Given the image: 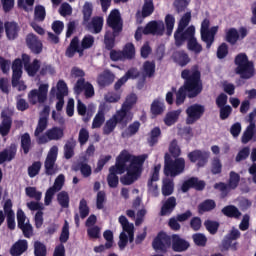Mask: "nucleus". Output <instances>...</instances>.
<instances>
[{"mask_svg":"<svg viewBox=\"0 0 256 256\" xmlns=\"http://www.w3.org/2000/svg\"><path fill=\"white\" fill-rule=\"evenodd\" d=\"M147 155L133 156L127 150H123L116 158L115 165L109 168V174L107 176V183L110 189H117L119 187V176L120 183L122 185H133L135 181L139 180L143 173V165Z\"/></svg>","mask_w":256,"mask_h":256,"instance_id":"1","label":"nucleus"},{"mask_svg":"<svg viewBox=\"0 0 256 256\" xmlns=\"http://www.w3.org/2000/svg\"><path fill=\"white\" fill-rule=\"evenodd\" d=\"M184 84L176 92V105L180 107L185 103V99H195L203 91V82L201 81V71L199 66L194 65L191 70L184 69L181 72Z\"/></svg>","mask_w":256,"mask_h":256,"instance_id":"2","label":"nucleus"},{"mask_svg":"<svg viewBox=\"0 0 256 256\" xmlns=\"http://www.w3.org/2000/svg\"><path fill=\"white\" fill-rule=\"evenodd\" d=\"M107 25L113 30V32L106 31L104 35V45L107 51H112L115 47V38L119 37V33L123 31V20L121 19V13L119 10L114 9L111 11L107 19Z\"/></svg>","mask_w":256,"mask_h":256,"instance_id":"3","label":"nucleus"},{"mask_svg":"<svg viewBox=\"0 0 256 256\" xmlns=\"http://www.w3.org/2000/svg\"><path fill=\"white\" fill-rule=\"evenodd\" d=\"M234 64L236 65L234 72L240 76V79L247 80L255 77V64H253V61H249L247 54L240 53L236 55Z\"/></svg>","mask_w":256,"mask_h":256,"instance_id":"4","label":"nucleus"},{"mask_svg":"<svg viewBox=\"0 0 256 256\" xmlns=\"http://www.w3.org/2000/svg\"><path fill=\"white\" fill-rule=\"evenodd\" d=\"M185 171V158H171V154L166 153L164 156V175L166 177H177Z\"/></svg>","mask_w":256,"mask_h":256,"instance_id":"5","label":"nucleus"},{"mask_svg":"<svg viewBox=\"0 0 256 256\" xmlns=\"http://www.w3.org/2000/svg\"><path fill=\"white\" fill-rule=\"evenodd\" d=\"M49 93V84H40L38 89H32L28 93V101L30 105L43 104L47 102V94Z\"/></svg>","mask_w":256,"mask_h":256,"instance_id":"6","label":"nucleus"},{"mask_svg":"<svg viewBox=\"0 0 256 256\" xmlns=\"http://www.w3.org/2000/svg\"><path fill=\"white\" fill-rule=\"evenodd\" d=\"M152 248L156 253H167L171 249V236L165 232H159L152 241Z\"/></svg>","mask_w":256,"mask_h":256,"instance_id":"7","label":"nucleus"},{"mask_svg":"<svg viewBox=\"0 0 256 256\" xmlns=\"http://www.w3.org/2000/svg\"><path fill=\"white\" fill-rule=\"evenodd\" d=\"M203 115H205V106L197 103L188 106L186 109V125H195Z\"/></svg>","mask_w":256,"mask_h":256,"instance_id":"8","label":"nucleus"},{"mask_svg":"<svg viewBox=\"0 0 256 256\" xmlns=\"http://www.w3.org/2000/svg\"><path fill=\"white\" fill-rule=\"evenodd\" d=\"M65 136V132L63 128L54 126L46 131L44 135H41L36 139L38 145H45V143H49V141H61Z\"/></svg>","mask_w":256,"mask_h":256,"instance_id":"9","label":"nucleus"},{"mask_svg":"<svg viewBox=\"0 0 256 256\" xmlns=\"http://www.w3.org/2000/svg\"><path fill=\"white\" fill-rule=\"evenodd\" d=\"M16 219L18 229L22 231L26 239H31V237H33V225H31L29 221L25 223V221H27V216L23 209L20 208L17 210Z\"/></svg>","mask_w":256,"mask_h":256,"instance_id":"10","label":"nucleus"},{"mask_svg":"<svg viewBox=\"0 0 256 256\" xmlns=\"http://www.w3.org/2000/svg\"><path fill=\"white\" fill-rule=\"evenodd\" d=\"M209 156V152L199 149L193 150L187 154L190 163H196L198 169L205 167V165L209 163Z\"/></svg>","mask_w":256,"mask_h":256,"instance_id":"11","label":"nucleus"},{"mask_svg":"<svg viewBox=\"0 0 256 256\" xmlns=\"http://www.w3.org/2000/svg\"><path fill=\"white\" fill-rule=\"evenodd\" d=\"M195 35V27L189 26L186 30L177 28L174 32V41L176 47H181L185 41H190V39Z\"/></svg>","mask_w":256,"mask_h":256,"instance_id":"12","label":"nucleus"},{"mask_svg":"<svg viewBox=\"0 0 256 256\" xmlns=\"http://www.w3.org/2000/svg\"><path fill=\"white\" fill-rule=\"evenodd\" d=\"M63 185H65V175L59 174L55 179L53 186L50 187L45 193V205H51L55 193H59V191L63 189Z\"/></svg>","mask_w":256,"mask_h":256,"instance_id":"13","label":"nucleus"},{"mask_svg":"<svg viewBox=\"0 0 256 256\" xmlns=\"http://www.w3.org/2000/svg\"><path fill=\"white\" fill-rule=\"evenodd\" d=\"M59 152V148L57 146H53L45 159L44 169L45 174L48 176L55 175V163L57 161V153Z\"/></svg>","mask_w":256,"mask_h":256,"instance_id":"14","label":"nucleus"},{"mask_svg":"<svg viewBox=\"0 0 256 256\" xmlns=\"http://www.w3.org/2000/svg\"><path fill=\"white\" fill-rule=\"evenodd\" d=\"M171 239V249L174 253H185L191 247L189 241L185 238H182L179 234H172L170 236Z\"/></svg>","mask_w":256,"mask_h":256,"instance_id":"15","label":"nucleus"},{"mask_svg":"<svg viewBox=\"0 0 256 256\" xmlns=\"http://www.w3.org/2000/svg\"><path fill=\"white\" fill-rule=\"evenodd\" d=\"M112 118L117 125H120L121 129H125V127H127V125L133 121V113L121 107L116 111Z\"/></svg>","mask_w":256,"mask_h":256,"instance_id":"16","label":"nucleus"},{"mask_svg":"<svg viewBox=\"0 0 256 256\" xmlns=\"http://www.w3.org/2000/svg\"><path fill=\"white\" fill-rule=\"evenodd\" d=\"M165 33V24L163 21H150L143 28V35H163Z\"/></svg>","mask_w":256,"mask_h":256,"instance_id":"17","label":"nucleus"},{"mask_svg":"<svg viewBox=\"0 0 256 256\" xmlns=\"http://www.w3.org/2000/svg\"><path fill=\"white\" fill-rule=\"evenodd\" d=\"M26 45L34 55H39L43 52V42H41L39 37L33 33L26 36Z\"/></svg>","mask_w":256,"mask_h":256,"instance_id":"18","label":"nucleus"},{"mask_svg":"<svg viewBox=\"0 0 256 256\" xmlns=\"http://www.w3.org/2000/svg\"><path fill=\"white\" fill-rule=\"evenodd\" d=\"M159 171H161V165L158 164L154 166L153 172L150 176V179L148 180L147 187L148 191L152 193L153 197H159V187L157 184H153L157 181H159Z\"/></svg>","mask_w":256,"mask_h":256,"instance_id":"19","label":"nucleus"},{"mask_svg":"<svg viewBox=\"0 0 256 256\" xmlns=\"http://www.w3.org/2000/svg\"><path fill=\"white\" fill-rule=\"evenodd\" d=\"M189 189H195L196 191H203L205 189V181L199 180L197 177H191L184 181L181 186L183 193H187Z\"/></svg>","mask_w":256,"mask_h":256,"instance_id":"20","label":"nucleus"},{"mask_svg":"<svg viewBox=\"0 0 256 256\" xmlns=\"http://www.w3.org/2000/svg\"><path fill=\"white\" fill-rule=\"evenodd\" d=\"M114 82H115V74L109 69L104 70L97 77V84L102 89L105 87H109L110 85H113Z\"/></svg>","mask_w":256,"mask_h":256,"instance_id":"21","label":"nucleus"},{"mask_svg":"<svg viewBox=\"0 0 256 256\" xmlns=\"http://www.w3.org/2000/svg\"><path fill=\"white\" fill-rule=\"evenodd\" d=\"M83 26L90 31V33H94V35H99L101 31H103V17L95 16L88 21L87 24H83Z\"/></svg>","mask_w":256,"mask_h":256,"instance_id":"22","label":"nucleus"},{"mask_svg":"<svg viewBox=\"0 0 256 256\" xmlns=\"http://www.w3.org/2000/svg\"><path fill=\"white\" fill-rule=\"evenodd\" d=\"M17 155V145L15 143L10 144L9 148H5L0 152V165L3 163L11 162Z\"/></svg>","mask_w":256,"mask_h":256,"instance_id":"23","label":"nucleus"},{"mask_svg":"<svg viewBox=\"0 0 256 256\" xmlns=\"http://www.w3.org/2000/svg\"><path fill=\"white\" fill-rule=\"evenodd\" d=\"M4 29L6 37L9 39V41H14V39H17L19 37V31H21L19 24L9 21L4 23Z\"/></svg>","mask_w":256,"mask_h":256,"instance_id":"24","label":"nucleus"},{"mask_svg":"<svg viewBox=\"0 0 256 256\" xmlns=\"http://www.w3.org/2000/svg\"><path fill=\"white\" fill-rule=\"evenodd\" d=\"M175 207H177V198H175V196H171L166 199V201L163 202L160 210L161 217L171 215V213L175 211Z\"/></svg>","mask_w":256,"mask_h":256,"instance_id":"25","label":"nucleus"},{"mask_svg":"<svg viewBox=\"0 0 256 256\" xmlns=\"http://www.w3.org/2000/svg\"><path fill=\"white\" fill-rule=\"evenodd\" d=\"M2 122L0 123V135L1 137H7L11 133V127L13 125V119L11 116L2 113Z\"/></svg>","mask_w":256,"mask_h":256,"instance_id":"26","label":"nucleus"},{"mask_svg":"<svg viewBox=\"0 0 256 256\" xmlns=\"http://www.w3.org/2000/svg\"><path fill=\"white\" fill-rule=\"evenodd\" d=\"M29 249L27 240H18L10 248V255L21 256Z\"/></svg>","mask_w":256,"mask_h":256,"instance_id":"27","label":"nucleus"},{"mask_svg":"<svg viewBox=\"0 0 256 256\" xmlns=\"http://www.w3.org/2000/svg\"><path fill=\"white\" fill-rule=\"evenodd\" d=\"M75 53H79L80 57L83 55V49L79 46V37L75 36L68 48L66 49V57H69V59H73L75 57Z\"/></svg>","mask_w":256,"mask_h":256,"instance_id":"28","label":"nucleus"},{"mask_svg":"<svg viewBox=\"0 0 256 256\" xmlns=\"http://www.w3.org/2000/svg\"><path fill=\"white\" fill-rule=\"evenodd\" d=\"M217 31H219L218 26L211 27L208 29L202 36V41L206 43V49H211V45L215 43V35H217Z\"/></svg>","mask_w":256,"mask_h":256,"instance_id":"29","label":"nucleus"},{"mask_svg":"<svg viewBox=\"0 0 256 256\" xmlns=\"http://www.w3.org/2000/svg\"><path fill=\"white\" fill-rule=\"evenodd\" d=\"M23 77V61L21 58H16L12 62V78L13 82L15 83L18 79Z\"/></svg>","mask_w":256,"mask_h":256,"instance_id":"30","label":"nucleus"},{"mask_svg":"<svg viewBox=\"0 0 256 256\" xmlns=\"http://www.w3.org/2000/svg\"><path fill=\"white\" fill-rule=\"evenodd\" d=\"M175 63L179 64L180 67H187L191 63V58L185 50H180L174 53L173 55Z\"/></svg>","mask_w":256,"mask_h":256,"instance_id":"31","label":"nucleus"},{"mask_svg":"<svg viewBox=\"0 0 256 256\" xmlns=\"http://www.w3.org/2000/svg\"><path fill=\"white\" fill-rule=\"evenodd\" d=\"M75 147H77V141H75V138L68 139L64 145V158L67 160L73 159L75 156Z\"/></svg>","mask_w":256,"mask_h":256,"instance_id":"32","label":"nucleus"},{"mask_svg":"<svg viewBox=\"0 0 256 256\" xmlns=\"http://www.w3.org/2000/svg\"><path fill=\"white\" fill-rule=\"evenodd\" d=\"M181 112V109L168 112L164 118L165 125H167V127L175 125L177 121H179V117H181Z\"/></svg>","mask_w":256,"mask_h":256,"instance_id":"33","label":"nucleus"},{"mask_svg":"<svg viewBox=\"0 0 256 256\" xmlns=\"http://www.w3.org/2000/svg\"><path fill=\"white\" fill-rule=\"evenodd\" d=\"M221 213L230 219H239V217H241V211H239V208H237L235 205L225 206L222 208Z\"/></svg>","mask_w":256,"mask_h":256,"instance_id":"34","label":"nucleus"},{"mask_svg":"<svg viewBox=\"0 0 256 256\" xmlns=\"http://www.w3.org/2000/svg\"><path fill=\"white\" fill-rule=\"evenodd\" d=\"M217 207V203L213 199H206L202 203L198 205V213H209L210 211H213Z\"/></svg>","mask_w":256,"mask_h":256,"instance_id":"35","label":"nucleus"},{"mask_svg":"<svg viewBox=\"0 0 256 256\" xmlns=\"http://www.w3.org/2000/svg\"><path fill=\"white\" fill-rule=\"evenodd\" d=\"M161 191L163 197H170V195L175 191V183L173 182V180L169 178L164 179Z\"/></svg>","mask_w":256,"mask_h":256,"instance_id":"36","label":"nucleus"},{"mask_svg":"<svg viewBox=\"0 0 256 256\" xmlns=\"http://www.w3.org/2000/svg\"><path fill=\"white\" fill-rule=\"evenodd\" d=\"M254 135H255V123H250L241 137V141L243 145H247V143H249V141L253 139Z\"/></svg>","mask_w":256,"mask_h":256,"instance_id":"37","label":"nucleus"},{"mask_svg":"<svg viewBox=\"0 0 256 256\" xmlns=\"http://www.w3.org/2000/svg\"><path fill=\"white\" fill-rule=\"evenodd\" d=\"M105 123V109L99 108L92 122V129H99Z\"/></svg>","mask_w":256,"mask_h":256,"instance_id":"38","label":"nucleus"},{"mask_svg":"<svg viewBox=\"0 0 256 256\" xmlns=\"http://www.w3.org/2000/svg\"><path fill=\"white\" fill-rule=\"evenodd\" d=\"M241 182V175L235 171H231L229 173V179L227 185L232 191H235L239 187V183Z\"/></svg>","mask_w":256,"mask_h":256,"instance_id":"39","label":"nucleus"},{"mask_svg":"<svg viewBox=\"0 0 256 256\" xmlns=\"http://www.w3.org/2000/svg\"><path fill=\"white\" fill-rule=\"evenodd\" d=\"M29 77H35L41 69V61L34 59L26 68H24Z\"/></svg>","mask_w":256,"mask_h":256,"instance_id":"40","label":"nucleus"},{"mask_svg":"<svg viewBox=\"0 0 256 256\" xmlns=\"http://www.w3.org/2000/svg\"><path fill=\"white\" fill-rule=\"evenodd\" d=\"M187 49L188 51H192V53H195V55H199V53L203 51V46L197 41V38H195L194 35L188 41Z\"/></svg>","mask_w":256,"mask_h":256,"instance_id":"41","label":"nucleus"},{"mask_svg":"<svg viewBox=\"0 0 256 256\" xmlns=\"http://www.w3.org/2000/svg\"><path fill=\"white\" fill-rule=\"evenodd\" d=\"M49 125V119L47 117H40L38 120V124L36 126V129L34 131V136L36 139H39L41 137V133L47 129V126Z\"/></svg>","mask_w":256,"mask_h":256,"instance_id":"42","label":"nucleus"},{"mask_svg":"<svg viewBox=\"0 0 256 256\" xmlns=\"http://www.w3.org/2000/svg\"><path fill=\"white\" fill-rule=\"evenodd\" d=\"M82 15H83L82 25H85L88 23V21H91V17L93 15V4L89 2H85L82 9Z\"/></svg>","mask_w":256,"mask_h":256,"instance_id":"43","label":"nucleus"},{"mask_svg":"<svg viewBox=\"0 0 256 256\" xmlns=\"http://www.w3.org/2000/svg\"><path fill=\"white\" fill-rule=\"evenodd\" d=\"M225 41L230 45H237V41H239V31L236 30V28L228 29Z\"/></svg>","mask_w":256,"mask_h":256,"instance_id":"44","label":"nucleus"},{"mask_svg":"<svg viewBox=\"0 0 256 256\" xmlns=\"http://www.w3.org/2000/svg\"><path fill=\"white\" fill-rule=\"evenodd\" d=\"M136 104H137V94L132 93L126 97V99L121 107L123 109H126V111L131 112V110L133 109V107H135Z\"/></svg>","mask_w":256,"mask_h":256,"instance_id":"45","label":"nucleus"},{"mask_svg":"<svg viewBox=\"0 0 256 256\" xmlns=\"http://www.w3.org/2000/svg\"><path fill=\"white\" fill-rule=\"evenodd\" d=\"M154 11H155V5L153 4V0H144V4L142 7V17L144 19L146 17H151Z\"/></svg>","mask_w":256,"mask_h":256,"instance_id":"46","label":"nucleus"},{"mask_svg":"<svg viewBox=\"0 0 256 256\" xmlns=\"http://www.w3.org/2000/svg\"><path fill=\"white\" fill-rule=\"evenodd\" d=\"M159 137H161V128L154 127L150 132V137L148 138V144L150 147H155L159 143Z\"/></svg>","mask_w":256,"mask_h":256,"instance_id":"47","label":"nucleus"},{"mask_svg":"<svg viewBox=\"0 0 256 256\" xmlns=\"http://www.w3.org/2000/svg\"><path fill=\"white\" fill-rule=\"evenodd\" d=\"M150 111L152 115H162L163 111H165V103L155 99L151 104Z\"/></svg>","mask_w":256,"mask_h":256,"instance_id":"48","label":"nucleus"},{"mask_svg":"<svg viewBox=\"0 0 256 256\" xmlns=\"http://www.w3.org/2000/svg\"><path fill=\"white\" fill-rule=\"evenodd\" d=\"M21 149L24 155H28L29 151H31V135L27 132L21 136Z\"/></svg>","mask_w":256,"mask_h":256,"instance_id":"49","label":"nucleus"},{"mask_svg":"<svg viewBox=\"0 0 256 256\" xmlns=\"http://www.w3.org/2000/svg\"><path fill=\"white\" fill-rule=\"evenodd\" d=\"M214 189L216 191L220 192L221 198L225 199L229 193H231V188L229 187V184H226L225 182H218L214 184Z\"/></svg>","mask_w":256,"mask_h":256,"instance_id":"50","label":"nucleus"},{"mask_svg":"<svg viewBox=\"0 0 256 256\" xmlns=\"http://www.w3.org/2000/svg\"><path fill=\"white\" fill-rule=\"evenodd\" d=\"M165 25H166V35L171 37L173 35V29L175 27V16L167 14L165 16Z\"/></svg>","mask_w":256,"mask_h":256,"instance_id":"51","label":"nucleus"},{"mask_svg":"<svg viewBox=\"0 0 256 256\" xmlns=\"http://www.w3.org/2000/svg\"><path fill=\"white\" fill-rule=\"evenodd\" d=\"M212 175H221L223 171V164L221 163V159L219 157H214L211 162V169Z\"/></svg>","mask_w":256,"mask_h":256,"instance_id":"52","label":"nucleus"},{"mask_svg":"<svg viewBox=\"0 0 256 256\" xmlns=\"http://www.w3.org/2000/svg\"><path fill=\"white\" fill-rule=\"evenodd\" d=\"M192 240L197 247H207V236L203 233L193 234Z\"/></svg>","mask_w":256,"mask_h":256,"instance_id":"53","label":"nucleus"},{"mask_svg":"<svg viewBox=\"0 0 256 256\" xmlns=\"http://www.w3.org/2000/svg\"><path fill=\"white\" fill-rule=\"evenodd\" d=\"M57 201L63 209H68L70 201L69 193H67V191H61L57 195Z\"/></svg>","mask_w":256,"mask_h":256,"instance_id":"54","label":"nucleus"},{"mask_svg":"<svg viewBox=\"0 0 256 256\" xmlns=\"http://www.w3.org/2000/svg\"><path fill=\"white\" fill-rule=\"evenodd\" d=\"M25 193L27 197H30V199H35V201H41V197H43V193L37 191L36 187H26Z\"/></svg>","mask_w":256,"mask_h":256,"instance_id":"55","label":"nucleus"},{"mask_svg":"<svg viewBox=\"0 0 256 256\" xmlns=\"http://www.w3.org/2000/svg\"><path fill=\"white\" fill-rule=\"evenodd\" d=\"M124 59H135V45L133 43H127L122 50Z\"/></svg>","mask_w":256,"mask_h":256,"instance_id":"56","label":"nucleus"},{"mask_svg":"<svg viewBox=\"0 0 256 256\" xmlns=\"http://www.w3.org/2000/svg\"><path fill=\"white\" fill-rule=\"evenodd\" d=\"M34 17L36 21H45V17H47V11L45 10V6L36 5L34 8Z\"/></svg>","mask_w":256,"mask_h":256,"instance_id":"57","label":"nucleus"},{"mask_svg":"<svg viewBox=\"0 0 256 256\" xmlns=\"http://www.w3.org/2000/svg\"><path fill=\"white\" fill-rule=\"evenodd\" d=\"M34 255L35 256H47V246L41 241L34 242Z\"/></svg>","mask_w":256,"mask_h":256,"instance_id":"58","label":"nucleus"},{"mask_svg":"<svg viewBox=\"0 0 256 256\" xmlns=\"http://www.w3.org/2000/svg\"><path fill=\"white\" fill-rule=\"evenodd\" d=\"M219 222L213 220H206L204 222V227L208 230L210 235H216L217 231H219Z\"/></svg>","mask_w":256,"mask_h":256,"instance_id":"59","label":"nucleus"},{"mask_svg":"<svg viewBox=\"0 0 256 256\" xmlns=\"http://www.w3.org/2000/svg\"><path fill=\"white\" fill-rule=\"evenodd\" d=\"M59 241L61 243L60 245H63V243H67L69 241V222L67 220L64 221Z\"/></svg>","mask_w":256,"mask_h":256,"instance_id":"60","label":"nucleus"},{"mask_svg":"<svg viewBox=\"0 0 256 256\" xmlns=\"http://www.w3.org/2000/svg\"><path fill=\"white\" fill-rule=\"evenodd\" d=\"M116 127H117V124L114 121V119L111 117L106 121L103 127V135H111L113 131H115Z\"/></svg>","mask_w":256,"mask_h":256,"instance_id":"61","label":"nucleus"},{"mask_svg":"<svg viewBox=\"0 0 256 256\" xmlns=\"http://www.w3.org/2000/svg\"><path fill=\"white\" fill-rule=\"evenodd\" d=\"M41 165V161H36L33 162L32 165L28 167V175L31 179L39 175V171H41Z\"/></svg>","mask_w":256,"mask_h":256,"instance_id":"62","label":"nucleus"},{"mask_svg":"<svg viewBox=\"0 0 256 256\" xmlns=\"http://www.w3.org/2000/svg\"><path fill=\"white\" fill-rule=\"evenodd\" d=\"M79 213L81 219H85L89 217V205H87V200L85 198H82L79 203Z\"/></svg>","mask_w":256,"mask_h":256,"instance_id":"63","label":"nucleus"},{"mask_svg":"<svg viewBox=\"0 0 256 256\" xmlns=\"http://www.w3.org/2000/svg\"><path fill=\"white\" fill-rule=\"evenodd\" d=\"M143 69L146 77H153L155 75V62L146 61Z\"/></svg>","mask_w":256,"mask_h":256,"instance_id":"64","label":"nucleus"}]
</instances>
